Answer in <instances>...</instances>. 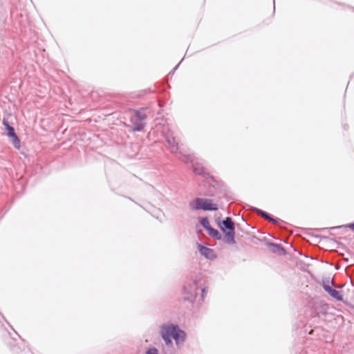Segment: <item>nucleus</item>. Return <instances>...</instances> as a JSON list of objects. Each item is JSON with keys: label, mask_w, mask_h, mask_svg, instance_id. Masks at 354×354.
Segmentation results:
<instances>
[{"label": "nucleus", "mask_w": 354, "mask_h": 354, "mask_svg": "<svg viewBox=\"0 0 354 354\" xmlns=\"http://www.w3.org/2000/svg\"><path fill=\"white\" fill-rule=\"evenodd\" d=\"M160 334L166 344H171L173 338L177 344L184 341L185 333L181 330L177 326L172 324L163 325L160 327Z\"/></svg>", "instance_id": "1"}, {"label": "nucleus", "mask_w": 354, "mask_h": 354, "mask_svg": "<svg viewBox=\"0 0 354 354\" xmlns=\"http://www.w3.org/2000/svg\"><path fill=\"white\" fill-rule=\"evenodd\" d=\"M219 227L224 234L225 241L229 244H234V223L231 218L227 217L225 220L219 224Z\"/></svg>", "instance_id": "2"}, {"label": "nucleus", "mask_w": 354, "mask_h": 354, "mask_svg": "<svg viewBox=\"0 0 354 354\" xmlns=\"http://www.w3.org/2000/svg\"><path fill=\"white\" fill-rule=\"evenodd\" d=\"M189 206L192 209L198 210H217V205L213 203L212 200L202 198H196L193 201L190 202Z\"/></svg>", "instance_id": "3"}, {"label": "nucleus", "mask_w": 354, "mask_h": 354, "mask_svg": "<svg viewBox=\"0 0 354 354\" xmlns=\"http://www.w3.org/2000/svg\"><path fill=\"white\" fill-rule=\"evenodd\" d=\"M3 124L6 127V129L7 130V136L11 138V142L13 144L14 147L16 149H19L21 147L20 140L15 133L14 128L10 126L8 120L6 119H3Z\"/></svg>", "instance_id": "4"}, {"label": "nucleus", "mask_w": 354, "mask_h": 354, "mask_svg": "<svg viewBox=\"0 0 354 354\" xmlns=\"http://www.w3.org/2000/svg\"><path fill=\"white\" fill-rule=\"evenodd\" d=\"M323 288L332 297L336 300L342 301L343 299L342 295L339 291L331 288L330 286L326 284H324Z\"/></svg>", "instance_id": "5"}, {"label": "nucleus", "mask_w": 354, "mask_h": 354, "mask_svg": "<svg viewBox=\"0 0 354 354\" xmlns=\"http://www.w3.org/2000/svg\"><path fill=\"white\" fill-rule=\"evenodd\" d=\"M198 248L201 254L205 257L212 259L214 257V252L212 249L202 246L201 245H198Z\"/></svg>", "instance_id": "6"}, {"label": "nucleus", "mask_w": 354, "mask_h": 354, "mask_svg": "<svg viewBox=\"0 0 354 354\" xmlns=\"http://www.w3.org/2000/svg\"><path fill=\"white\" fill-rule=\"evenodd\" d=\"M207 231L208 232L209 234L212 237H213V238H214V239H220L221 238V234L218 232V230H215V229H214V228H212V227H209V228L208 229V230H207Z\"/></svg>", "instance_id": "7"}, {"label": "nucleus", "mask_w": 354, "mask_h": 354, "mask_svg": "<svg viewBox=\"0 0 354 354\" xmlns=\"http://www.w3.org/2000/svg\"><path fill=\"white\" fill-rule=\"evenodd\" d=\"M200 223L206 230H208V229L211 227L209 220L206 217L201 218Z\"/></svg>", "instance_id": "8"}, {"label": "nucleus", "mask_w": 354, "mask_h": 354, "mask_svg": "<svg viewBox=\"0 0 354 354\" xmlns=\"http://www.w3.org/2000/svg\"><path fill=\"white\" fill-rule=\"evenodd\" d=\"M136 115L137 118L140 121L144 120L146 118V115L144 113H140V111H136Z\"/></svg>", "instance_id": "9"}, {"label": "nucleus", "mask_w": 354, "mask_h": 354, "mask_svg": "<svg viewBox=\"0 0 354 354\" xmlns=\"http://www.w3.org/2000/svg\"><path fill=\"white\" fill-rule=\"evenodd\" d=\"M194 171L195 174H198V175H203L205 174V170L203 167L199 168V169L195 167L194 169Z\"/></svg>", "instance_id": "10"}, {"label": "nucleus", "mask_w": 354, "mask_h": 354, "mask_svg": "<svg viewBox=\"0 0 354 354\" xmlns=\"http://www.w3.org/2000/svg\"><path fill=\"white\" fill-rule=\"evenodd\" d=\"M146 354H158V350L156 348H151L147 351Z\"/></svg>", "instance_id": "11"}, {"label": "nucleus", "mask_w": 354, "mask_h": 354, "mask_svg": "<svg viewBox=\"0 0 354 354\" xmlns=\"http://www.w3.org/2000/svg\"><path fill=\"white\" fill-rule=\"evenodd\" d=\"M261 214L262 215V216H263L264 218L270 220V221H274V219H272V218H270L266 213L263 212H260Z\"/></svg>", "instance_id": "12"}, {"label": "nucleus", "mask_w": 354, "mask_h": 354, "mask_svg": "<svg viewBox=\"0 0 354 354\" xmlns=\"http://www.w3.org/2000/svg\"><path fill=\"white\" fill-rule=\"evenodd\" d=\"M142 127H143L142 125H140V127H134L133 129L136 130V131H140L142 129Z\"/></svg>", "instance_id": "13"}, {"label": "nucleus", "mask_w": 354, "mask_h": 354, "mask_svg": "<svg viewBox=\"0 0 354 354\" xmlns=\"http://www.w3.org/2000/svg\"><path fill=\"white\" fill-rule=\"evenodd\" d=\"M349 227L351 228L352 230H354V223L350 224Z\"/></svg>", "instance_id": "14"}]
</instances>
